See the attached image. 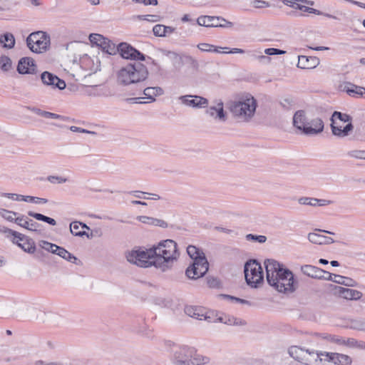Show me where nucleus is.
<instances>
[{"instance_id": "obj_1", "label": "nucleus", "mask_w": 365, "mask_h": 365, "mask_svg": "<svg viewBox=\"0 0 365 365\" xmlns=\"http://www.w3.org/2000/svg\"><path fill=\"white\" fill-rule=\"evenodd\" d=\"M268 284L282 293H292L298 287L294 274L279 262L267 259L264 262Z\"/></svg>"}, {"instance_id": "obj_2", "label": "nucleus", "mask_w": 365, "mask_h": 365, "mask_svg": "<svg viewBox=\"0 0 365 365\" xmlns=\"http://www.w3.org/2000/svg\"><path fill=\"white\" fill-rule=\"evenodd\" d=\"M153 264L163 272L170 269L180 256L177 243L173 240H162L152 247Z\"/></svg>"}, {"instance_id": "obj_3", "label": "nucleus", "mask_w": 365, "mask_h": 365, "mask_svg": "<svg viewBox=\"0 0 365 365\" xmlns=\"http://www.w3.org/2000/svg\"><path fill=\"white\" fill-rule=\"evenodd\" d=\"M229 110L235 118L244 122L249 121L255 115L257 101L251 94H246L227 103Z\"/></svg>"}, {"instance_id": "obj_4", "label": "nucleus", "mask_w": 365, "mask_h": 365, "mask_svg": "<svg viewBox=\"0 0 365 365\" xmlns=\"http://www.w3.org/2000/svg\"><path fill=\"white\" fill-rule=\"evenodd\" d=\"M148 76L147 67L140 62H135L122 67L117 73V80L120 84L128 86L143 81Z\"/></svg>"}, {"instance_id": "obj_5", "label": "nucleus", "mask_w": 365, "mask_h": 365, "mask_svg": "<svg viewBox=\"0 0 365 365\" xmlns=\"http://www.w3.org/2000/svg\"><path fill=\"white\" fill-rule=\"evenodd\" d=\"M187 252L193 259L192 264L186 269L187 277L192 279L203 277L209 268V264L204 252L193 245H189L187 247Z\"/></svg>"}, {"instance_id": "obj_6", "label": "nucleus", "mask_w": 365, "mask_h": 365, "mask_svg": "<svg viewBox=\"0 0 365 365\" xmlns=\"http://www.w3.org/2000/svg\"><path fill=\"white\" fill-rule=\"evenodd\" d=\"M288 353L294 360L304 365H326L327 352H318L314 349L292 346L289 348Z\"/></svg>"}, {"instance_id": "obj_7", "label": "nucleus", "mask_w": 365, "mask_h": 365, "mask_svg": "<svg viewBox=\"0 0 365 365\" xmlns=\"http://www.w3.org/2000/svg\"><path fill=\"white\" fill-rule=\"evenodd\" d=\"M173 361L175 365H200V361L193 357L195 349L185 345H174L172 349Z\"/></svg>"}, {"instance_id": "obj_8", "label": "nucleus", "mask_w": 365, "mask_h": 365, "mask_svg": "<svg viewBox=\"0 0 365 365\" xmlns=\"http://www.w3.org/2000/svg\"><path fill=\"white\" fill-rule=\"evenodd\" d=\"M26 44L32 52L41 53L49 47L50 36L41 31L33 32L26 38Z\"/></svg>"}, {"instance_id": "obj_9", "label": "nucleus", "mask_w": 365, "mask_h": 365, "mask_svg": "<svg viewBox=\"0 0 365 365\" xmlns=\"http://www.w3.org/2000/svg\"><path fill=\"white\" fill-rule=\"evenodd\" d=\"M244 272L247 283L252 287H257L258 284L263 282L262 268L257 260L246 262Z\"/></svg>"}, {"instance_id": "obj_10", "label": "nucleus", "mask_w": 365, "mask_h": 365, "mask_svg": "<svg viewBox=\"0 0 365 365\" xmlns=\"http://www.w3.org/2000/svg\"><path fill=\"white\" fill-rule=\"evenodd\" d=\"M152 247L145 250L139 249L132 250L126 255L127 260L141 267H149L153 266L154 261L153 253H152Z\"/></svg>"}, {"instance_id": "obj_11", "label": "nucleus", "mask_w": 365, "mask_h": 365, "mask_svg": "<svg viewBox=\"0 0 365 365\" xmlns=\"http://www.w3.org/2000/svg\"><path fill=\"white\" fill-rule=\"evenodd\" d=\"M309 119L307 118L305 111L299 110L295 112L293 116V125L304 135H312L319 132V129L316 130L308 128Z\"/></svg>"}, {"instance_id": "obj_12", "label": "nucleus", "mask_w": 365, "mask_h": 365, "mask_svg": "<svg viewBox=\"0 0 365 365\" xmlns=\"http://www.w3.org/2000/svg\"><path fill=\"white\" fill-rule=\"evenodd\" d=\"M118 51L120 56L125 59L135 61H145V56L131 45L123 42L118 46Z\"/></svg>"}, {"instance_id": "obj_13", "label": "nucleus", "mask_w": 365, "mask_h": 365, "mask_svg": "<svg viewBox=\"0 0 365 365\" xmlns=\"http://www.w3.org/2000/svg\"><path fill=\"white\" fill-rule=\"evenodd\" d=\"M197 24L205 27H231L232 23L220 16H202L197 18Z\"/></svg>"}, {"instance_id": "obj_14", "label": "nucleus", "mask_w": 365, "mask_h": 365, "mask_svg": "<svg viewBox=\"0 0 365 365\" xmlns=\"http://www.w3.org/2000/svg\"><path fill=\"white\" fill-rule=\"evenodd\" d=\"M41 80L42 83L46 86L51 87L52 89L58 88L59 90H63L66 86V82L60 79L57 76L48 71H43L41 76Z\"/></svg>"}, {"instance_id": "obj_15", "label": "nucleus", "mask_w": 365, "mask_h": 365, "mask_svg": "<svg viewBox=\"0 0 365 365\" xmlns=\"http://www.w3.org/2000/svg\"><path fill=\"white\" fill-rule=\"evenodd\" d=\"M179 100L182 104L192 108H206L208 105V100L199 96H181Z\"/></svg>"}, {"instance_id": "obj_16", "label": "nucleus", "mask_w": 365, "mask_h": 365, "mask_svg": "<svg viewBox=\"0 0 365 365\" xmlns=\"http://www.w3.org/2000/svg\"><path fill=\"white\" fill-rule=\"evenodd\" d=\"M37 66L34 60L30 57L21 58L17 66V71L20 74H35Z\"/></svg>"}, {"instance_id": "obj_17", "label": "nucleus", "mask_w": 365, "mask_h": 365, "mask_svg": "<svg viewBox=\"0 0 365 365\" xmlns=\"http://www.w3.org/2000/svg\"><path fill=\"white\" fill-rule=\"evenodd\" d=\"M326 365L328 362H333L336 365H351V358L346 354L327 352L325 354Z\"/></svg>"}, {"instance_id": "obj_18", "label": "nucleus", "mask_w": 365, "mask_h": 365, "mask_svg": "<svg viewBox=\"0 0 365 365\" xmlns=\"http://www.w3.org/2000/svg\"><path fill=\"white\" fill-rule=\"evenodd\" d=\"M334 291L344 299L349 300H357L362 297V293L356 289L344 288L337 285H332Z\"/></svg>"}, {"instance_id": "obj_19", "label": "nucleus", "mask_w": 365, "mask_h": 365, "mask_svg": "<svg viewBox=\"0 0 365 365\" xmlns=\"http://www.w3.org/2000/svg\"><path fill=\"white\" fill-rule=\"evenodd\" d=\"M342 91L346 92L349 96L353 98H364L365 88L356 86L351 83H345L342 86Z\"/></svg>"}, {"instance_id": "obj_20", "label": "nucleus", "mask_w": 365, "mask_h": 365, "mask_svg": "<svg viewBox=\"0 0 365 365\" xmlns=\"http://www.w3.org/2000/svg\"><path fill=\"white\" fill-rule=\"evenodd\" d=\"M223 102L221 100L217 101L216 105L210 106L206 113L215 119H218L221 121L226 120L225 113L223 108Z\"/></svg>"}, {"instance_id": "obj_21", "label": "nucleus", "mask_w": 365, "mask_h": 365, "mask_svg": "<svg viewBox=\"0 0 365 365\" xmlns=\"http://www.w3.org/2000/svg\"><path fill=\"white\" fill-rule=\"evenodd\" d=\"M16 224L32 232H38L40 224L29 219L24 215H19L16 220Z\"/></svg>"}, {"instance_id": "obj_22", "label": "nucleus", "mask_w": 365, "mask_h": 365, "mask_svg": "<svg viewBox=\"0 0 365 365\" xmlns=\"http://www.w3.org/2000/svg\"><path fill=\"white\" fill-rule=\"evenodd\" d=\"M319 63V59L315 56H299L297 66L303 69L315 68Z\"/></svg>"}, {"instance_id": "obj_23", "label": "nucleus", "mask_w": 365, "mask_h": 365, "mask_svg": "<svg viewBox=\"0 0 365 365\" xmlns=\"http://www.w3.org/2000/svg\"><path fill=\"white\" fill-rule=\"evenodd\" d=\"M302 272L314 279H319L324 277L322 274H324V270L310 264H305L301 267Z\"/></svg>"}, {"instance_id": "obj_24", "label": "nucleus", "mask_w": 365, "mask_h": 365, "mask_svg": "<svg viewBox=\"0 0 365 365\" xmlns=\"http://www.w3.org/2000/svg\"><path fill=\"white\" fill-rule=\"evenodd\" d=\"M331 131L334 135L339 137H345L349 135V132L353 130V125L351 123H349L343 128L341 125H339L336 121L331 120Z\"/></svg>"}, {"instance_id": "obj_25", "label": "nucleus", "mask_w": 365, "mask_h": 365, "mask_svg": "<svg viewBox=\"0 0 365 365\" xmlns=\"http://www.w3.org/2000/svg\"><path fill=\"white\" fill-rule=\"evenodd\" d=\"M185 313L187 316L199 320L207 319L205 312L204 309L201 307L186 306L185 307Z\"/></svg>"}, {"instance_id": "obj_26", "label": "nucleus", "mask_w": 365, "mask_h": 365, "mask_svg": "<svg viewBox=\"0 0 365 365\" xmlns=\"http://www.w3.org/2000/svg\"><path fill=\"white\" fill-rule=\"evenodd\" d=\"M136 219L139 222L149 225L160 227L163 228H167L168 227V222L161 219L145 215L138 216Z\"/></svg>"}, {"instance_id": "obj_27", "label": "nucleus", "mask_w": 365, "mask_h": 365, "mask_svg": "<svg viewBox=\"0 0 365 365\" xmlns=\"http://www.w3.org/2000/svg\"><path fill=\"white\" fill-rule=\"evenodd\" d=\"M164 91L161 87H147L143 90V94L146 96V98L150 100V102L155 101V97L162 96Z\"/></svg>"}, {"instance_id": "obj_28", "label": "nucleus", "mask_w": 365, "mask_h": 365, "mask_svg": "<svg viewBox=\"0 0 365 365\" xmlns=\"http://www.w3.org/2000/svg\"><path fill=\"white\" fill-rule=\"evenodd\" d=\"M89 40L92 43L96 44L97 46L101 47L103 50L106 51V52L109 53H111L108 51L106 39L102 35L98 34H91L89 36Z\"/></svg>"}, {"instance_id": "obj_29", "label": "nucleus", "mask_w": 365, "mask_h": 365, "mask_svg": "<svg viewBox=\"0 0 365 365\" xmlns=\"http://www.w3.org/2000/svg\"><path fill=\"white\" fill-rule=\"evenodd\" d=\"M13 242L16 244L19 247H21L24 252L34 254L36 251V245L35 242L32 239L28 238L22 243L19 242H15L13 240Z\"/></svg>"}, {"instance_id": "obj_30", "label": "nucleus", "mask_w": 365, "mask_h": 365, "mask_svg": "<svg viewBox=\"0 0 365 365\" xmlns=\"http://www.w3.org/2000/svg\"><path fill=\"white\" fill-rule=\"evenodd\" d=\"M0 42L3 44L4 47L12 48L15 45V38L12 34L6 33L0 36Z\"/></svg>"}, {"instance_id": "obj_31", "label": "nucleus", "mask_w": 365, "mask_h": 365, "mask_svg": "<svg viewBox=\"0 0 365 365\" xmlns=\"http://www.w3.org/2000/svg\"><path fill=\"white\" fill-rule=\"evenodd\" d=\"M324 122L323 120L319 118H313L310 120H309V124H307V126L308 128H311V129H319V132H317L314 134H312L311 135H317L319 133H321L323 130H324Z\"/></svg>"}, {"instance_id": "obj_32", "label": "nucleus", "mask_w": 365, "mask_h": 365, "mask_svg": "<svg viewBox=\"0 0 365 365\" xmlns=\"http://www.w3.org/2000/svg\"><path fill=\"white\" fill-rule=\"evenodd\" d=\"M80 227L81 224L78 221H75L70 224V231L74 236L83 237L86 235L88 238L93 236V232H91V235H89L85 231L80 230Z\"/></svg>"}, {"instance_id": "obj_33", "label": "nucleus", "mask_w": 365, "mask_h": 365, "mask_svg": "<svg viewBox=\"0 0 365 365\" xmlns=\"http://www.w3.org/2000/svg\"><path fill=\"white\" fill-rule=\"evenodd\" d=\"M332 282L339 284H343L347 287H353L355 285V281L351 278L344 277L339 274H334Z\"/></svg>"}, {"instance_id": "obj_34", "label": "nucleus", "mask_w": 365, "mask_h": 365, "mask_svg": "<svg viewBox=\"0 0 365 365\" xmlns=\"http://www.w3.org/2000/svg\"><path fill=\"white\" fill-rule=\"evenodd\" d=\"M28 215L35 218L37 220L46 222V223H48V224H49L51 225H53V226L56 225V221L53 218L47 217V216L43 215H42L41 213L34 212L33 211H29L28 212Z\"/></svg>"}, {"instance_id": "obj_35", "label": "nucleus", "mask_w": 365, "mask_h": 365, "mask_svg": "<svg viewBox=\"0 0 365 365\" xmlns=\"http://www.w3.org/2000/svg\"><path fill=\"white\" fill-rule=\"evenodd\" d=\"M12 67V62L10 58L6 56L0 57V68L4 72L9 71Z\"/></svg>"}, {"instance_id": "obj_36", "label": "nucleus", "mask_w": 365, "mask_h": 365, "mask_svg": "<svg viewBox=\"0 0 365 365\" xmlns=\"http://www.w3.org/2000/svg\"><path fill=\"white\" fill-rule=\"evenodd\" d=\"M350 328L357 331H365V319L351 320Z\"/></svg>"}, {"instance_id": "obj_37", "label": "nucleus", "mask_w": 365, "mask_h": 365, "mask_svg": "<svg viewBox=\"0 0 365 365\" xmlns=\"http://www.w3.org/2000/svg\"><path fill=\"white\" fill-rule=\"evenodd\" d=\"M222 49H228V48L214 46V48H212V52L219 53H244L245 52L243 49L237 48H232L229 51H222Z\"/></svg>"}, {"instance_id": "obj_38", "label": "nucleus", "mask_w": 365, "mask_h": 365, "mask_svg": "<svg viewBox=\"0 0 365 365\" xmlns=\"http://www.w3.org/2000/svg\"><path fill=\"white\" fill-rule=\"evenodd\" d=\"M309 241L313 244L323 245L324 235L317 232H310L308 234Z\"/></svg>"}, {"instance_id": "obj_39", "label": "nucleus", "mask_w": 365, "mask_h": 365, "mask_svg": "<svg viewBox=\"0 0 365 365\" xmlns=\"http://www.w3.org/2000/svg\"><path fill=\"white\" fill-rule=\"evenodd\" d=\"M336 119L339 120L341 122L346 123V122H350L351 120V118L350 115H349L346 113H342L341 112L334 111L331 118V120H334V121H336Z\"/></svg>"}, {"instance_id": "obj_40", "label": "nucleus", "mask_w": 365, "mask_h": 365, "mask_svg": "<svg viewBox=\"0 0 365 365\" xmlns=\"http://www.w3.org/2000/svg\"><path fill=\"white\" fill-rule=\"evenodd\" d=\"M1 215L5 220H6L9 222H14L16 223V217H18L19 214L14 211L3 210V211L1 212Z\"/></svg>"}, {"instance_id": "obj_41", "label": "nucleus", "mask_w": 365, "mask_h": 365, "mask_svg": "<svg viewBox=\"0 0 365 365\" xmlns=\"http://www.w3.org/2000/svg\"><path fill=\"white\" fill-rule=\"evenodd\" d=\"M317 198L314 197H302L298 199V202L300 205H310L313 207H317Z\"/></svg>"}, {"instance_id": "obj_42", "label": "nucleus", "mask_w": 365, "mask_h": 365, "mask_svg": "<svg viewBox=\"0 0 365 365\" xmlns=\"http://www.w3.org/2000/svg\"><path fill=\"white\" fill-rule=\"evenodd\" d=\"M247 241L257 242L259 243H264L267 240V237L264 235H255L248 234L245 236Z\"/></svg>"}, {"instance_id": "obj_43", "label": "nucleus", "mask_w": 365, "mask_h": 365, "mask_svg": "<svg viewBox=\"0 0 365 365\" xmlns=\"http://www.w3.org/2000/svg\"><path fill=\"white\" fill-rule=\"evenodd\" d=\"M4 232L14 236L16 239H17L16 242H19V241L24 242L26 239H28V237H26L24 235L19 233L16 231L12 230L11 229H9V228L5 229Z\"/></svg>"}, {"instance_id": "obj_44", "label": "nucleus", "mask_w": 365, "mask_h": 365, "mask_svg": "<svg viewBox=\"0 0 365 365\" xmlns=\"http://www.w3.org/2000/svg\"><path fill=\"white\" fill-rule=\"evenodd\" d=\"M347 155L351 158L364 160L365 150H350L347 153Z\"/></svg>"}, {"instance_id": "obj_45", "label": "nucleus", "mask_w": 365, "mask_h": 365, "mask_svg": "<svg viewBox=\"0 0 365 365\" xmlns=\"http://www.w3.org/2000/svg\"><path fill=\"white\" fill-rule=\"evenodd\" d=\"M222 297L224 299L230 300L231 302H237V303H240V304H247V305H250L251 304L250 302H249L247 300H245V299H240V298H238V297H233V296H231V295L223 294V295H222Z\"/></svg>"}, {"instance_id": "obj_46", "label": "nucleus", "mask_w": 365, "mask_h": 365, "mask_svg": "<svg viewBox=\"0 0 365 365\" xmlns=\"http://www.w3.org/2000/svg\"><path fill=\"white\" fill-rule=\"evenodd\" d=\"M26 202L35 204H46L48 202V200L46 198L26 195Z\"/></svg>"}, {"instance_id": "obj_47", "label": "nucleus", "mask_w": 365, "mask_h": 365, "mask_svg": "<svg viewBox=\"0 0 365 365\" xmlns=\"http://www.w3.org/2000/svg\"><path fill=\"white\" fill-rule=\"evenodd\" d=\"M350 348H358L359 349H365V341L354 340L347 341Z\"/></svg>"}, {"instance_id": "obj_48", "label": "nucleus", "mask_w": 365, "mask_h": 365, "mask_svg": "<svg viewBox=\"0 0 365 365\" xmlns=\"http://www.w3.org/2000/svg\"><path fill=\"white\" fill-rule=\"evenodd\" d=\"M42 117H44L46 118H51V119H60L62 120H66L68 119L67 117H65L63 115H61L56 113H51L48 111H43Z\"/></svg>"}, {"instance_id": "obj_49", "label": "nucleus", "mask_w": 365, "mask_h": 365, "mask_svg": "<svg viewBox=\"0 0 365 365\" xmlns=\"http://www.w3.org/2000/svg\"><path fill=\"white\" fill-rule=\"evenodd\" d=\"M294 104V101L292 98H285L280 101V105L285 110H290Z\"/></svg>"}, {"instance_id": "obj_50", "label": "nucleus", "mask_w": 365, "mask_h": 365, "mask_svg": "<svg viewBox=\"0 0 365 365\" xmlns=\"http://www.w3.org/2000/svg\"><path fill=\"white\" fill-rule=\"evenodd\" d=\"M296 9H299L301 11H307L310 14H315L317 15H321L322 14V11H320L317 9H315L311 8V7H307L305 6H302L301 4H297V6H296Z\"/></svg>"}, {"instance_id": "obj_51", "label": "nucleus", "mask_w": 365, "mask_h": 365, "mask_svg": "<svg viewBox=\"0 0 365 365\" xmlns=\"http://www.w3.org/2000/svg\"><path fill=\"white\" fill-rule=\"evenodd\" d=\"M47 180L51 183H58L61 184L64 183L67 181V178L61 177V176H55V175H50L47 178Z\"/></svg>"}, {"instance_id": "obj_52", "label": "nucleus", "mask_w": 365, "mask_h": 365, "mask_svg": "<svg viewBox=\"0 0 365 365\" xmlns=\"http://www.w3.org/2000/svg\"><path fill=\"white\" fill-rule=\"evenodd\" d=\"M164 25L157 24L153 26V31L155 36L163 37L165 36V32L163 31Z\"/></svg>"}, {"instance_id": "obj_53", "label": "nucleus", "mask_w": 365, "mask_h": 365, "mask_svg": "<svg viewBox=\"0 0 365 365\" xmlns=\"http://www.w3.org/2000/svg\"><path fill=\"white\" fill-rule=\"evenodd\" d=\"M285 53H286L285 51L275 48H266L264 50V53L266 55H269V56L281 55V54H284Z\"/></svg>"}, {"instance_id": "obj_54", "label": "nucleus", "mask_w": 365, "mask_h": 365, "mask_svg": "<svg viewBox=\"0 0 365 365\" xmlns=\"http://www.w3.org/2000/svg\"><path fill=\"white\" fill-rule=\"evenodd\" d=\"M349 340H354V338H344V337L334 336L333 339V341L334 342H336L337 344L345 345L348 347H349V344H348L347 341H349Z\"/></svg>"}, {"instance_id": "obj_55", "label": "nucleus", "mask_w": 365, "mask_h": 365, "mask_svg": "<svg viewBox=\"0 0 365 365\" xmlns=\"http://www.w3.org/2000/svg\"><path fill=\"white\" fill-rule=\"evenodd\" d=\"M63 259L68 262H72L76 264H79L81 263V261L68 251H67L66 256Z\"/></svg>"}, {"instance_id": "obj_56", "label": "nucleus", "mask_w": 365, "mask_h": 365, "mask_svg": "<svg viewBox=\"0 0 365 365\" xmlns=\"http://www.w3.org/2000/svg\"><path fill=\"white\" fill-rule=\"evenodd\" d=\"M197 47L203 52H212V48H214V45L201 43L197 44Z\"/></svg>"}, {"instance_id": "obj_57", "label": "nucleus", "mask_w": 365, "mask_h": 365, "mask_svg": "<svg viewBox=\"0 0 365 365\" xmlns=\"http://www.w3.org/2000/svg\"><path fill=\"white\" fill-rule=\"evenodd\" d=\"M70 130L72 132H74V133H88V134H91V135H96V133L94 131H90V130H86L84 128L74 126V125L70 127Z\"/></svg>"}, {"instance_id": "obj_58", "label": "nucleus", "mask_w": 365, "mask_h": 365, "mask_svg": "<svg viewBox=\"0 0 365 365\" xmlns=\"http://www.w3.org/2000/svg\"><path fill=\"white\" fill-rule=\"evenodd\" d=\"M299 2L309 3V1L307 0H284L283 1V3L285 5L289 6L294 9H296V6H297V4H299Z\"/></svg>"}, {"instance_id": "obj_59", "label": "nucleus", "mask_w": 365, "mask_h": 365, "mask_svg": "<svg viewBox=\"0 0 365 365\" xmlns=\"http://www.w3.org/2000/svg\"><path fill=\"white\" fill-rule=\"evenodd\" d=\"M268 3L262 0H255L253 1V6L255 8H264L268 6Z\"/></svg>"}, {"instance_id": "obj_60", "label": "nucleus", "mask_w": 365, "mask_h": 365, "mask_svg": "<svg viewBox=\"0 0 365 365\" xmlns=\"http://www.w3.org/2000/svg\"><path fill=\"white\" fill-rule=\"evenodd\" d=\"M317 206L322 207L329 205L332 203V201L325 199H317Z\"/></svg>"}, {"instance_id": "obj_61", "label": "nucleus", "mask_w": 365, "mask_h": 365, "mask_svg": "<svg viewBox=\"0 0 365 365\" xmlns=\"http://www.w3.org/2000/svg\"><path fill=\"white\" fill-rule=\"evenodd\" d=\"M67 251L68 250H66L65 248L58 246V247L57 248V252L56 255H58L59 257H61L63 259L66 256Z\"/></svg>"}, {"instance_id": "obj_62", "label": "nucleus", "mask_w": 365, "mask_h": 365, "mask_svg": "<svg viewBox=\"0 0 365 365\" xmlns=\"http://www.w3.org/2000/svg\"><path fill=\"white\" fill-rule=\"evenodd\" d=\"M162 53L163 55H165L170 58H177L178 56L176 53L170 51L163 50Z\"/></svg>"}, {"instance_id": "obj_63", "label": "nucleus", "mask_w": 365, "mask_h": 365, "mask_svg": "<svg viewBox=\"0 0 365 365\" xmlns=\"http://www.w3.org/2000/svg\"><path fill=\"white\" fill-rule=\"evenodd\" d=\"M334 274H331V273L324 270V274H322L324 277L319 278V279H325V280L332 281Z\"/></svg>"}, {"instance_id": "obj_64", "label": "nucleus", "mask_w": 365, "mask_h": 365, "mask_svg": "<svg viewBox=\"0 0 365 365\" xmlns=\"http://www.w3.org/2000/svg\"><path fill=\"white\" fill-rule=\"evenodd\" d=\"M163 31L165 32V36L173 34L175 31V28L171 26H164Z\"/></svg>"}]
</instances>
